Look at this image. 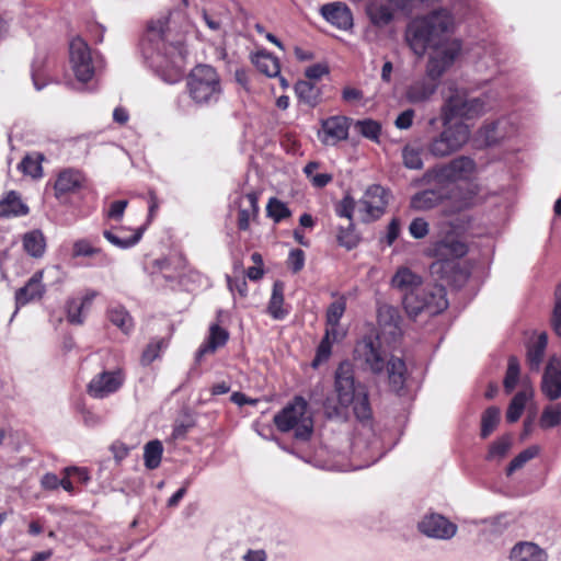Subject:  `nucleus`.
<instances>
[{"instance_id": "obj_24", "label": "nucleus", "mask_w": 561, "mask_h": 561, "mask_svg": "<svg viewBox=\"0 0 561 561\" xmlns=\"http://www.w3.org/2000/svg\"><path fill=\"white\" fill-rule=\"evenodd\" d=\"M228 339L229 333L226 329L219 327L218 324L210 325L207 341L199 346L195 355V360L201 363L205 355L215 353L217 348L224 346L227 343Z\"/></svg>"}, {"instance_id": "obj_26", "label": "nucleus", "mask_w": 561, "mask_h": 561, "mask_svg": "<svg viewBox=\"0 0 561 561\" xmlns=\"http://www.w3.org/2000/svg\"><path fill=\"white\" fill-rule=\"evenodd\" d=\"M444 198L440 190H423L415 193L410 199V207L417 211H426L438 206Z\"/></svg>"}, {"instance_id": "obj_6", "label": "nucleus", "mask_w": 561, "mask_h": 561, "mask_svg": "<svg viewBox=\"0 0 561 561\" xmlns=\"http://www.w3.org/2000/svg\"><path fill=\"white\" fill-rule=\"evenodd\" d=\"M186 88L190 98L198 105L217 103L222 94L219 75L209 65L194 67L187 77Z\"/></svg>"}, {"instance_id": "obj_8", "label": "nucleus", "mask_w": 561, "mask_h": 561, "mask_svg": "<svg viewBox=\"0 0 561 561\" xmlns=\"http://www.w3.org/2000/svg\"><path fill=\"white\" fill-rule=\"evenodd\" d=\"M440 121L443 130L433 136L426 145L427 152L435 158H446L459 151L471 135L469 125L463 122Z\"/></svg>"}, {"instance_id": "obj_33", "label": "nucleus", "mask_w": 561, "mask_h": 561, "mask_svg": "<svg viewBox=\"0 0 561 561\" xmlns=\"http://www.w3.org/2000/svg\"><path fill=\"white\" fill-rule=\"evenodd\" d=\"M28 213L27 206L21 201L19 195L11 191L8 195L0 201V216H20Z\"/></svg>"}, {"instance_id": "obj_61", "label": "nucleus", "mask_w": 561, "mask_h": 561, "mask_svg": "<svg viewBox=\"0 0 561 561\" xmlns=\"http://www.w3.org/2000/svg\"><path fill=\"white\" fill-rule=\"evenodd\" d=\"M227 282H228V287L232 293L238 291L241 297H244L247 295L248 284H247L245 278H243V277L231 278L228 276Z\"/></svg>"}, {"instance_id": "obj_28", "label": "nucleus", "mask_w": 561, "mask_h": 561, "mask_svg": "<svg viewBox=\"0 0 561 561\" xmlns=\"http://www.w3.org/2000/svg\"><path fill=\"white\" fill-rule=\"evenodd\" d=\"M534 389L531 386H525L523 390L518 391L512 399L507 411L506 420L510 423H515L522 416L527 401L533 397Z\"/></svg>"}, {"instance_id": "obj_60", "label": "nucleus", "mask_w": 561, "mask_h": 561, "mask_svg": "<svg viewBox=\"0 0 561 561\" xmlns=\"http://www.w3.org/2000/svg\"><path fill=\"white\" fill-rule=\"evenodd\" d=\"M161 341L150 343L142 353V362L145 364L152 363L158 356L161 348Z\"/></svg>"}, {"instance_id": "obj_3", "label": "nucleus", "mask_w": 561, "mask_h": 561, "mask_svg": "<svg viewBox=\"0 0 561 561\" xmlns=\"http://www.w3.org/2000/svg\"><path fill=\"white\" fill-rule=\"evenodd\" d=\"M334 393L336 402L328 398L323 404L328 417H346L348 408L353 407L357 420H370L371 408L367 388L356 381L353 364L348 360L340 363L335 370Z\"/></svg>"}, {"instance_id": "obj_25", "label": "nucleus", "mask_w": 561, "mask_h": 561, "mask_svg": "<svg viewBox=\"0 0 561 561\" xmlns=\"http://www.w3.org/2000/svg\"><path fill=\"white\" fill-rule=\"evenodd\" d=\"M84 182L83 175L76 170H64L59 173L55 182L56 196L59 197L64 194L73 193L78 191Z\"/></svg>"}, {"instance_id": "obj_13", "label": "nucleus", "mask_w": 561, "mask_h": 561, "mask_svg": "<svg viewBox=\"0 0 561 561\" xmlns=\"http://www.w3.org/2000/svg\"><path fill=\"white\" fill-rule=\"evenodd\" d=\"M426 253L438 261H453L468 253V245L455 232L449 231L443 238L431 241Z\"/></svg>"}, {"instance_id": "obj_12", "label": "nucleus", "mask_w": 561, "mask_h": 561, "mask_svg": "<svg viewBox=\"0 0 561 561\" xmlns=\"http://www.w3.org/2000/svg\"><path fill=\"white\" fill-rule=\"evenodd\" d=\"M69 62L76 79L88 82L101 67L102 60L92 54L90 46L82 38L76 37L69 44Z\"/></svg>"}, {"instance_id": "obj_11", "label": "nucleus", "mask_w": 561, "mask_h": 561, "mask_svg": "<svg viewBox=\"0 0 561 561\" xmlns=\"http://www.w3.org/2000/svg\"><path fill=\"white\" fill-rule=\"evenodd\" d=\"M451 67L453 66L450 65H437L436 71L432 72L430 68V61L427 60L425 66V75L412 80L407 85L404 91L405 100L414 105L425 104L431 101L437 91L440 78Z\"/></svg>"}, {"instance_id": "obj_62", "label": "nucleus", "mask_w": 561, "mask_h": 561, "mask_svg": "<svg viewBox=\"0 0 561 561\" xmlns=\"http://www.w3.org/2000/svg\"><path fill=\"white\" fill-rule=\"evenodd\" d=\"M64 472L65 476H76L81 483L85 484L90 481V474L85 468L67 467Z\"/></svg>"}, {"instance_id": "obj_31", "label": "nucleus", "mask_w": 561, "mask_h": 561, "mask_svg": "<svg viewBox=\"0 0 561 561\" xmlns=\"http://www.w3.org/2000/svg\"><path fill=\"white\" fill-rule=\"evenodd\" d=\"M284 305V284L282 282H275L272 289V295L268 301L267 311L270 316L275 320H282L288 311L283 308Z\"/></svg>"}, {"instance_id": "obj_20", "label": "nucleus", "mask_w": 561, "mask_h": 561, "mask_svg": "<svg viewBox=\"0 0 561 561\" xmlns=\"http://www.w3.org/2000/svg\"><path fill=\"white\" fill-rule=\"evenodd\" d=\"M321 14L329 23L340 30L346 31L353 26L352 12L343 3L334 2L324 4L321 8Z\"/></svg>"}, {"instance_id": "obj_51", "label": "nucleus", "mask_w": 561, "mask_h": 561, "mask_svg": "<svg viewBox=\"0 0 561 561\" xmlns=\"http://www.w3.org/2000/svg\"><path fill=\"white\" fill-rule=\"evenodd\" d=\"M551 325L558 336L561 337V283L554 290V308L551 317Z\"/></svg>"}, {"instance_id": "obj_29", "label": "nucleus", "mask_w": 561, "mask_h": 561, "mask_svg": "<svg viewBox=\"0 0 561 561\" xmlns=\"http://www.w3.org/2000/svg\"><path fill=\"white\" fill-rule=\"evenodd\" d=\"M294 89L299 102L310 107H314L319 104L321 100V91L314 83L307 80H300L295 84Z\"/></svg>"}, {"instance_id": "obj_22", "label": "nucleus", "mask_w": 561, "mask_h": 561, "mask_svg": "<svg viewBox=\"0 0 561 561\" xmlns=\"http://www.w3.org/2000/svg\"><path fill=\"white\" fill-rule=\"evenodd\" d=\"M391 285L404 293V297L422 289V278L409 267H399L391 279Z\"/></svg>"}, {"instance_id": "obj_45", "label": "nucleus", "mask_w": 561, "mask_h": 561, "mask_svg": "<svg viewBox=\"0 0 561 561\" xmlns=\"http://www.w3.org/2000/svg\"><path fill=\"white\" fill-rule=\"evenodd\" d=\"M266 213L267 216L271 217L275 222H280L291 215L288 206L275 197L270 198L266 206Z\"/></svg>"}, {"instance_id": "obj_59", "label": "nucleus", "mask_w": 561, "mask_h": 561, "mask_svg": "<svg viewBox=\"0 0 561 561\" xmlns=\"http://www.w3.org/2000/svg\"><path fill=\"white\" fill-rule=\"evenodd\" d=\"M327 73H329V68L323 64L311 65L305 71L306 77L311 80L321 79Z\"/></svg>"}, {"instance_id": "obj_41", "label": "nucleus", "mask_w": 561, "mask_h": 561, "mask_svg": "<svg viewBox=\"0 0 561 561\" xmlns=\"http://www.w3.org/2000/svg\"><path fill=\"white\" fill-rule=\"evenodd\" d=\"M500 409L496 407H489L481 417V437L486 438L496 428L500 422Z\"/></svg>"}, {"instance_id": "obj_37", "label": "nucleus", "mask_w": 561, "mask_h": 561, "mask_svg": "<svg viewBox=\"0 0 561 561\" xmlns=\"http://www.w3.org/2000/svg\"><path fill=\"white\" fill-rule=\"evenodd\" d=\"M107 317L114 325L125 333H128L133 329V319L128 311L122 306L110 307L107 310Z\"/></svg>"}, {"instance_id": "obj_30", "label": "nucleus", "mask_w": 561, "mask_h": 561, "mask_svg": "<svg viewBox=\"0 0 561 561\" xmlns=\"http://www.w3.org/2000/svg\"><path fill=\"white\" fill-rule=\"evenodd\" d=\"M257 70L270 78L279 76L280 64L277 57L266 51H259L252 57Z\"/></svg>"}, {"instance_id": "obj_39", "label": "nucleus", "mask_w": 561, "mask_h": 561, "mask_svg": "<svg viewBox=\"0 0 561 561\" xmlns=\"http://www.w3.org/2000/svg\"><path fill=\"white\" fill-rule=\"evenodd\" d=\"M103 237L111 244H113L114 247H116L118 249H128V248L136 245L140 241V239L142 237V229L140 228L137 231H135L131 236L125 237V238L118 237L111 230H104Z\"/></svg>"}, {"instance_id": "obj_7", "label": "nucleus", "mask_w": 561, "mask_h": 561, "mask_svg": "<svg viewBox=\"0 0 561 561\" xmlns=\"http://www.w3.org/2000/svg\"><path fill=\"white\" fill-rule=\"evenodd\" d=\"M307 411V401L296 396L274 415V424L279 432L287 433L294 430L297 439L308 440L313 432V422Z\"/></svg>"}, {"instance_id": "obj_50", "label": "nucleus", "mask_w": 561, "mask_h": 561, "mask_svg": "<svg viewBox=\"0 0 561 561\" xmlns=\"http://www.w3.org/2000/svg\"><path fill=\"white\" fill-rule=\"evenodd\" d=\"M84 302H80L79 299H70L67 302V319L72 324H82L83 316L82 310L84 309Z\"/></svg>"}, {"instance_id": "obj_34", "label": "nucleus", "mask_w": 561, "mask_h": 561, "mask_svg": "<svg viewBox=\"0 0 561 561\" xmlns=\"http://www.w3.org/2000/svg\"><path fill=\"white\" fill-rule=\"evenodd\" d=\"M23 248L33 257H41L46 248L45 237L41 230H33L23 236Z\"/></svg>"}, {"instance_id": "obj_35", "label": "nucleus", "mask_w": 561, "mask_h": 561, "mask_svg": "<svg viewBox=\"0 0 561 561\" xmlns=\"http://www.w3.org/2000/svg\"><path fill=\"white\" fill-rule=\"evenodd\" d=\"M548 339L545 333L540 334L538 339L528 347L527 360L530 369L539 370L543 359L545 351L547 348Z\"/></svg>"}, {"instance_id": "obj_5", "label": "nucleus", "mask_w": 561, "mask_h": 561, "mask_svg": "<svg viewBox=\"0 0 561 561\" xmlns=\"http://www.w3.org/2000/svg\"><path fill=\"white\" fill-rule=\"evenodd\" d=\"M490 110L489 94L472 95L467 88L450 85L440 107V119H476Z\"/></svg>"}, {"instance_id": "obj_19", "label": "nucleus", "mask_w": 561, "mask_h": 561, "mask_svg": "<svg viewBox=\"0 0 561 561\" xmlns=\"http://www.w3.org/2000/svg\"><path fill=\"white\" fill-rule=\"evenodd\" d=\"M43 271L35 272L26 284L15 291V311L16 314L20 307H23L35 300H39L45 294V285L43 284Z\"/></svg>"}, {"instance_id": "obj_55", "label": "nucleus", "mask_w": 561, "mask_h": 561, "mask_svg": "<svg viewBox=\"0 0 561 561\" xmlns=\"http://www.w3.org/2000/svg\"><path fill=\"white\" fill-rule=\"evenodd\" d=\"M331 348H332V342L330 340H328V337H323L317 348V354L312 362V366L317 367L321 363L328 360L331 355Z\"/></svg>"}, {"instance_id": "obj_10", "label": "nucleus", "mask_w": 561, "mask_h": 561, "mask_svg": "<svg viewBox=\"0 0 561 561\" xmlns=\"http://www.w3.org/2000/svg\"><path fill=\"white\" fill-rule=\"evenodd\" d=\"M477 169L473 159L467 156H460L448 163L436 165L428 169L422 176L425 184L446 185L458 181H468L472 178Z\"/></svg>"}, {"instance_id": "obj_64", "label": "nucleus", "mask_w": 561, "mask_h": 561, "mask_svg": "<svg viewBox=\"0 0 561 561\" xmlns=\"http://www.w3.org/2000/svg\"><path fill=\"white\" fill-rule=\"evenodd\" d=\"M60 479L55 473L47 472L41 479V485L45 490H56L59 488Z\"/></svg>"}, {"instance_id": "obj_16", "label": "nucleus", "mask_w": 561, "mask_h": 561, "mask_svg": "<svg viewBox=\"0 0 561 561\" xmlns=\"http://www.w3.org/2000/svg\"><path fill=\"white\" fill-rule=\"evenodd\" d=\"M417 529L428 538L449 540L455 537L458 527L445 516L430 513L419 522Z\"/></svg>"}, {"instance_id": "obj_18", "label": "nucleus", "mask_w": 561, "mask_h": 561, "mask_svg": "<svg viewBox=\"0 0 561 561\" xmlns=\"http://www.w3.org/2000/svg\"><path fill=\"white\" fill-rule=\"evenodd\" d=\"M541 392L550 400L556 401L561 397V359L550 357L541 379Z\"/></svg>"}, {"instance_id": "obj_56", "label": "nucleus", "mask_w": 561, "mask_h": 561, "mask_svg": "<svg viewBox=\"0 0 561 561\" xmlns=\"http://www.w3.org/2000/svg\"><path fill=\"white\" fill-rule=\"evenodd\" d=\"M287 264L293 273L300 272L305 265V252L300 249L291 250L288 255Z\"/></svg>"}, {"instance_id": "obj_42", "label": "nucleus", "mask_w": 561, "mask_h": 561, "mask_svg": "<svg viewBox=\"0 0 561 561\" xmlns=\"http://www.w3.org/2000/svg\"><path fill=\"white\" fill-rule=\"evenodd\" d=\"M336 241L339 245L346 250H352L357 247L359 236L355 231L353 222H348L347 227H340L336 232Z\"/></svg>"}, {"instance_id": "obj_15", "label": "nucleus", "mask_w": 561, "mask_h": 561, "mask_svg": "<svg viewBox=\"0 0 561 561\" xmlns=\"http://www.w3.org/2000/svg\"><path fill=\"white\" fill-rule=\"evenodd\" d=\"M125 382V374L118 368L96 374L88 383V393L95 399H104L118 391Z\"/></svg>"}, {"instance_id": "obj_23", "label": "nucleus", "mask_w": 561, "mask_h": 561, "mask_svg": "<svg viewBox=\"0 0 561 561\" xmlns=\"http://www.w3.org/2000/svg\"><path fill=\"white\" fill-rule=\"evenodd\" d=\"M511 561H548L547 552L538 545L529 541L516 543L510 552Z\"/></svg>"}, {"instance_id": "obj_9", "label": "nucleus", "mask_w": 561, "mask_h": 561, "mask_svg": "<svg viewBox=\"0 0 561 561\" xmlns=\"http://www.w3.org/2000/svg\"><path fill=\"white\" fill-rule=\"evenodd\" d=\"M403 306L413 318L423 311L431 316L438 314L448 307L446 289L437 284L423 286L419 293L403 297Z\"/></svg>"}, {"instance_id": "obj_38", "label": "nucleus", "mask_w": 561, "mask_h": 561, "mask_svg": "<svg viewBox=\"0 0 561 561\" xmlns=\"http://www.w3.org/2000/svg\"><path fill=\"white\" fill-rule=\"evenodd\" d=\"M163 453L162 443L158 439L148 442L144 447V461L146 468L153 470L160 466Z\"/></svg>"}, {"instance_id": "obj_40", "label": "nucleus", "mask_w": 561, "mask_h": 561, "mask_svg": "<svg viewBox=\"0 0 561 561\" xmlns=\"http://www.w3.org/2000/svg\"><path fill=\"white\" fill-rule=\"evenodd\" d=\"M561 424V403L547 405L539 419V426L543 430L552 428Z\"/></svg>"}, {"instance_id": "obj_58", "label": "nucleus", "mask_w": 561, "mask_h": 561, "mask_svg": "<svg viewBox=\"0 0 561 561\" xmlns=\"http://www.w3.org/2000/svg\"><path fill=\"white\" fill-rule=\"evenodd\" d=\"M414 116L415 112L412 108L401 112L394 121L396 127L399 129H409L413 124Z\"/></svg>"}, {"instance_id": "obj_32", "label": "nucleus", "mask_w": 561, "mask_h": 561, "mask_svg": "<svg viewBox=\"0 0 561 561\" xmlns=\"http://www.w3.org/2000/svg\"><path fill=\"white\" fill-rule=\"evenodd\" d=\"M72 256H96L99 257L101 264L107 265L110 263V259L103 252V250L101 248L94 247L88 239H79L75 241L72 247Z\"/></svg>"}, {"instance_id": "obj_57", "label": "nucleus", "mask_w": 561, "mask_h": 561, "mask_svg": "<svg viewBox=\"0 0 561 561\" xmlns=\"http://www.w3.org/2000/svg\"><path fill=\"white\" fill-rule=\"evenodd\" d=\"M127 205L128 202L126 199L115 201L110 205L108 209L105 213V216L108 219L119 221L124 216Z\"/></svg>"}, {"instance_id": "obj_44", "label": "nucleus", "mask_w": 561, "mask_h": 561, "mask_svg": "<svg viewBox=\"0 0 561 561\" xmlns=\"http://www.w3.org/2000/svg\"><path fill=\"white\" fill-rule=\"evenodd\" d=\"M540 451V448L536 445H533L523 451H520L516 457L512 459L510 465L506 468V474L511 476L516 470L520 469L526 462L535 458Z\"/></svg>"}, {"instance_id": "obj_14", "label": "nucleus", "mask_w": 561, "mask_h": 561, "mask_svg": "<svg viewBox=\"0 0 561 561\" xmlns=\"http://www.w3.org/2000/svg\"><path fill=\"white\" fill-rule=\"evenodd\" d=\"M387 204L386 190L375 184L366 190L364 196L357 203V210L362 215V220L369 222L383 215Z\"/></svg>"}, {"instance_id": "obj_43", "label": "nucleus", "mask_w": 561, "mask_h": 561, "mask_svg": "<svg viewBox=\"0 0 561 561\" xmlns=\"http://www.w3.org/2000/svg\"><path fill=\"white\" fill-rule=\"evenodd\" d=\"M519 375H520V367H519V362H518L517 357L510 356L506 374H505L504 381H503L504 390L506 393H511L515 389V387L519 380Z\"/></svg>"}, {"instance_id": "obj_48", "label": "nucleus", "mask_w": 561, "mask_h": 561, "mask_svg": "<svg viewBox=\"0 0 561 561\" xmlns=\"http://www.w3.org/2000/svg\"><path fill=\"white\" fill-rule=\"evenodd\" d=\"M356 128H357L358 133L362 136H364L365 138H368L376 142L379 141L381 126L376 121H373V119L357 121Z\"/></svg>"}, {"instance_id": "obj_63", "label": "nucleus", "mask_w": 561, "mask_h": 561, "mask_svg": "<svg viewBox=\"0 0 561 561\" xmlns=\"http://www.w3.org/2000/svg\"><path fill=\"white\" fill-rule=\"evenodd\" d=\"M399 234H400V221H399V219L393 218L390 221V224L388 225L387 236H386L387 244L391 245L397 240Z\"/></svg>"}, {"instance_id": "obj_52", "label": "nucleus", "mask_w": 561, "mask_h": 561, "mask_svg": "<svg viewBox=\"0 0 561 561\" xmlns=\"http://www.w3.org/2000/svg\"><path fill=\"white\" fill-rule=\"evenodd\" d=\"M19 169L26 175L37 178L42 175V165L37 158L26 156L19 164Z\"/></svg>"}, {"instance_id": "obj_2", "label": "nucleus", "mask_w": 561, "mask_h": 561, "mask_svg": "<svg viewBox=\"0 0 561 561\" xmlns=\"http://www.w3.org/2000/svg\"><path fill=\"white\" fill-rule=\"evenodd\" d=\"M140 48L145 60L157 72L180 70L186 54L182 38H173L165 15L148 23Z\"/></svg>"}, {"instance_id": "obj_49", "label": "nucleus", "mask_w": 561, "mask_h": 561, "mask_svg": "<svg viewBox=\"0 0 561 561\" xmlns=\"http://www.w3.org/2000/svg\"><path fill=\"white\" fill-rule=\"evenodd\" d=\"M345 308L346 304L343 299L333 301L327 310V325H339Z\"/></svg>"}, {"instance_id": "obj_47", "label": "nucleus", "mask_w": 561, "mask_h": 561, "mask_svg": "<svg viewBox=\"0 0 561 561\" xmlns=\"http://www.w3.org/2000/svg\"><path fill=\"white\" fill-rule=\"evenodd\" d=\"M512 446V440L510 436H502L497 440H495L489 448V453L486 455L488 460H501L508 453Z\"/></svg>"}, {"instance_id": "obj_36", "label": "nucleus", "mask_w": 561, "mask_h": 561, "mask_svg": "<svg viewBox=\"0 0 561 561\" xmlns=\"http://www.w3.org/2000/svg\"><path fill=\"white\" fill-rule=\"evenodd\" d=\"M400 321V316L394 307L382 305L378 308V322L380 325L389 328L391 334L399 330Z\"/></svg>"}, {"instance_id": "obj_46", "label": "nucleus", "mask_w": 561, "mask_h": 561, "mask_svg": "<svg viewBox=\"0 0 561 561\" xmlns=\"http://www.w3.org/2000/svg\"><path fill=\"white\" fill-rule=\"evenodd\" d=\"M422 149L413 146H405L402 149V159L405 168L411 170H420L423 168Z\"/></svg>"}, {"instance_id": "obj_17", "label": "nucleus", "mask_w": 561, "mask_h": 561, "mask_svg": "<svg viewBox=\"0 0 561 561\" xmlns=\"http://www.w3.org/2000/svg\"><path fill=\"white\" fill-rule=\"evenodd\" d=\"M350 119L345 116H331L323 119L318 133L320 141L325 146H335L348 137Z\"/></svg>"}, {"instance_id": "obj_53", "label": "nucleus", "mask_w": 561, "mask_h": 561, "mask_svg": "<svg viewBox=\"0 0 561 561\" xmlns=\"http://www.w3.org/2000/svg\"><path fill=\"white\" fill-rule=\"evenodd\" d=\"M356 207L357 203L347 195L336 205L335 213L337 216L344 217L348 219V222H352L353 213Z\"/></svg>"}, {"instance_id": "obj_21", "label": "nucleus", "mask_w": 561, "mask_h": 561, "mask_svg": "<svg viewBox=\"0 0 561 561\" xmlns=\"http://www.w3.org/2000/svg\"><path fill=\"white\" fill-rule=\"evenodd\" d=\"M238 228L247 231L250 222L259 216L257 194L255 192L247 193L238 199Z\"/></svg>"}, {"instance_id": "obj_4", "label": "nucleus", "mask_w": 561, "mask_h": 561, "mask_svg": "<svg viewBox=\"0 0 561 561\" xmlns=\"http://www.w3.org/2000/svg\"><path fill=\"white\" fill-rule=\"evenodd\" d=\"M354 353L355 358L363 362L373 374H386L393 391L399 392L404 388L407 380L404 360L396 356L387 358L378 340L363 339L357 343Z\"/></svg>"}, {"instance_id": "obj_54", "label": "nucleus", "mask_w": 561, "mask_h": 561, "mask_svg": "<svg viewBox=\"0 0 561 561\" xmlns=\"http://www.w3.org/2000/svg\"><path fill=\"white\" fill-rule=\"evenodd\" d=\"M409 232L414 239H423L430 232V225L424 218H414L410 222Z\"/></svg>"}, {"instance_id": "obj_27", "label": "nucleus", "mask_w": 561, "mask_h": 561, "mask_svg": "<svg viewBox=\"0 0 561 561\" xmlns=\"http://www.w3.org/2000/svg\"><path fill=\"white\" fill-rule=\"evenodd\" d=\"M371 22L375 25L383 26L393 19L394 4L391 0H381V2H371L367 8Z\"/></svg>"}, {"instance_id": "obj_1", "label": "nucleus", "mask_w": 561, "mask_h": 561, "mask_svg": "<svg viewBox=\"0 0 561 561\" xmlns=\"http://www.w3.org/2000/svg\"><path fill=\"white\" fill-rule=\"evenodd\" d=\"M456 20L446 8L434 9L417 15L407 25L404 41L412 53L422 58L427 50L430 68L436 71L437 65L454 66L461 54L462 42L453 37Z\"/></svg>"}]
</instances>
